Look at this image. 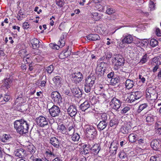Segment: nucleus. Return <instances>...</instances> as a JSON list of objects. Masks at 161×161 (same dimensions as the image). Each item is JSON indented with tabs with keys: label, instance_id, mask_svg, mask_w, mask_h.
<instances>
[{
	"label": "nucleus",
	"instance_id": "21",
	"mask_svg": "<svg viewBox=\"0 0 161 161\" xmlns=\"http://www.w3.org/2000/svg\"><path fill=\"white\" fill-rule=\"evenodd\" d=\"M86 37L88 40L92 41H96L100 39L99 36L98 34H90Z\"/></svg>",
	"mask_w": 161,
	"mask_h": 161
},
{
	"label": "nucleus",
	"instance_id": "64",
	"mask_svg": "<svg viewBox=\"0 0 161 161\" xmlns=\"http://www.w3.org/2000/svg\"><path fill=\"white\" fill-rule=\"evenodd\" d=\"M24 95L23 94V93L22 92H19L18 93V97L16 99V101L18 99H22V97H23Z\"/></svg>",
	"mask_w": 161,
	"mask_h": 161
},
{
	"label": "nucleus",
	"instance_id": "41",
	"mask_svg": "<svg viewBox=\"0 0 161 161\" xmlns=\"http://www.w3.org/2000/svg\"><path fill=\"white\" fill-rule=\"evenodd\" d=\"M82 147L83 150L81 152V153L82 154L86 155L89 154L90 153H91V149L83 145Z\"/></svg>",
	"mask_w": 161,
	"mask_h": 161
},
{
	"label": "nucleus",
	"instance_id": "9",
	"mask_svg": "<svg viewBox=\"0 0 161 161\" xmlns=\"http://www.w3.org/2000/svg\"><path fill=\"white\" fill-rule=\"evenodd\" d=\"M37 125L41 127H43L48 125L46 118L42 115H40L36 119Z\"/></svg>",
	"mask_w": 161,
	"mask_h": 161
},
{
	"label": "nucleus",
	"instance_id": "51",
	"mask_svg": "<svg viewBox=\"0 0 161 161\" xmlns=\"http://www.w3.org/2000/svg\"><path fill=\"white\" fill-rule=\"evenodd\" d=\"M11 138V137L9 135L5 134L3 135L2 140L3 142H6L8 140Z\"/></svg>",
	"mask_w": 161,
	"mask_h": 161
},
{
	"label": "nucleus",
	"instance_id": "57",
	"mask_svg": "<svg viewBox=\"0 0 161 161\" xmlns=\"http://www.w3.org/2000/svg\"><path fill=\"white\" fill-rule=\"evenodd\" d=\"M100 88L99 87H96L95 90V92L98 95L102 94L104 90V89H100Z\"/></svg>",
	"mask_w": 161,
	"mask_h": 161
},
{
	"label": "nucleus",
	"instance_id": "22",
	"mask_svg": "<svg viewBox=\"0 0 161 161\" xmlns=\"http://www.w3.org/2000/svg\"><path fill=\"white\" fill-rule=\"evenodd\" d=\"M27 152L30 153V154L32 155L31 158L34 157L33 155L35 153L36 151V148L33 145L31 144L27 146Z\"/></svg>",
	"mask_w": 161,
	"mask_h": 161
},
{
	"label": "nucleus",
	"instance_id": "49",
	"mask_svg": "<svg viewBox=\"0 0 161 161\" xmlns=\"http://www.w3.org/2000/svg\"><path fill=\"white\" fill-rule=\"evenodd\" d=\"M149 7L150 8V10H153L155 8V5L153 1L150 0L149 2Z\"/></svg>",
	"mask_w": 161,
	"mask_h": 161
},
{
	"label": "nucleus",
	"instance_id": "6",
	"mask_svg": "<svg viewBox=\"0 0 161 161\" xmlns=\"http://www.w3.org/2000/svg\"><path fill=\"white\" fill-rule=\"evenodd\" d=\"M91 101H94V102L92 103L91 102V105L96 104L97 101L95 97H93L91 99ZM91 103L90 102L88 101H86L83 103H81L79 106V108L80 110L82 111L85 112L87 109L89 108L91 106Z\"/></svg>",
	"mask_w": 161,
	"mask_h": 161
},
{
	"label": "nucleus",
	"instance_id": "37",
	"mask_svg": "<svg viewBox=\"0 0 161 161\" xmlns=\"http://www.w3.org/2000/svg\"><path fill=\"white\" fill-rule=\"evenodd\" d=\"M155 63L157 65L161 64V55L159 57H155L152 59V64Z\"/></svg>",
	"mask_w": 161,
	"mask_h": 161
},
{
	"label": "nucleus",
	"instance_id": "32",
	"mask_svg": "<svg viewBox=\"0 0 161 161\" xmlns=\"http://www.w3.org/2000/svg\"><path fill=\"white\" fill-rule=\"evenodd\" d=\"M146 122L147 123H153L155 120V117L153 115L150 114L145 115Z\"/></svg>",
	"mask_w": 161,
	"mask_h": 161
},
{
	"label": "nucleus",
	"instance_id": "8",
	"mask_svg": "<svg viewBox=\"0 0 161 161\" xmlns=\"http://www.w3.org/2000/svg\"><path fill=\"white\" fill-rule=\"evenodd\" d=\"M122 103V102L120 101L119 100L114 97L111 99L110 103V105L113 109L116 111H118Z\"/></svg>",
	"mask_w": 161,
	"mask_h": 161
},
{
	"label": "nucleus",
	"instance_id": "55",
	"mask_svg": "<svg viewBox=\"0 0 161 161\" xmlns=\"http://www.w3.org/2000/svg\"><path fill=\"white\" fill-rule=\"evenodd\" d=\"M112 54L111 52H108L105 53V60H109L112 57Z\"/></svg>",
	"mask_w": 161,
	"mask_h": 161
},
{
	"label": "nucleus",
	"instance_id": "45",
	"mask_svg": "<svg viewBox=\"0 0 161 161\" xmlns=\"http://www.w3.org/2000/svg\"><path fill=\"white\" fill-rule=\"evenodd\" d=\"M158 44V42L157 40L154 38L151 39L150 45L152 47H154L157 46Z\"/></svg>",
	"mask_w": 161,
	"mask_h": 161
},
{
	"label": "nucleus",
	"instance_id": "5",
	"mask_svg": "<svg viewBox=\"0 0 161 161\" xmlns=\"http://www.w3.org/2000/svg\"><path fill=\"white\" fill-rule=\"evenodd\" d=\"M142 96V93L141 91L132 92L129 94L126 101L128 103H132L141 98Z\"/></svg>",
	"mask_w": 161,
	"mask_h": 161
},
{
	"label": "nucleus",
	"instance_id": "35",
	"mask_svg": "<svg viewBox=\"0 0 161 161\" xmlns=\"http://www.w3.org/2000/svg\"><path fill=\"white\" fill-rule=\"evenodd\" d=\"M71 54V52L70 50H69V51L63 52L59 55V57L61 59L64 58L69 56Z\"/></svg>",
	"mask_w": 161,
	"mask_h": 161
},
{
	"label": "nucleus",
	"instance_id": "42",
	"mask_svg": "<svg viewBox=\"0 0 161 161\" xmlns=\"http://www.w3.org/2000/svg\"><path fill=\"white\" fill-rule=\"evenodd\" d=\"M80 138V136L77 133H74L72 135L71 137L72 140L75 142L79 141Z\"/></svg>",
	"mask_w": 161,
	"mask_h": 161
},
{
	"label": "nucleus",
	"instance_id": "15",
	"mask_svg": "<svg viewBox=\"0 0 161 161\" xmlns=\"http://www.w3.org/2000/svg\"><path fill=\"white\" fill-rule=\"evenodd\" d=\"M119 146V144L118 142H112L109 147L110 153L113 155H115L116 153Z\"/></svg>",
	"mask_w": 161,
	"mask_h": 161
},
{
	"label": "nucleus",
	"instance_id": "4",
	"mask_svg": "<svg viewBox=\"0 0 161 161\" xmlns=\"http://www.w3.org/2000/svg\"><path fill=\"white\" fill-rule=\"evenodd\" d=\"M96 80V77L93 75L92 76H88L85 80V91L86 92H90Z\"/></svg>",
	"mask_w": 161,
	"mask_h": 161
},
{
	"label": "nucleus",
	"instance_id": "19",
	"mask_svg": "<svg viewBox=\"0 0 161 161\" xmlns=\"http://www.w3.org/2000/svg\"><path fill=\"white\" fill-rule=\"evenodd\" d=\"M125 84V88L128 90L132 89L135 84L134 81L130 79L126 80Z\"/></svg>",
	"mask_w": 161,
	"mask_h": 161
},
{
	"label": "nucleus",
	"instance_id": "48",
	"mask_svg": "<svg viewBox=\"0 0 161 161\" xmlns=\"http://www.w3.org/2000/svg\"><path fill=\"white\" fill-rule=\"evenodd\" d=\"M118 123L117 119L115 118L112 119L110 121L109 125L110 127L117 125Z\"/></svg>",
	"mask_w": 161,
	"mask_h": 161
},
{
	"label": "nucleus",
	"instance_id": "56",
	"mask_svg": "<svg viewBox=\"0 0 161 161\" xmlns=\"http://www.w3.org/2000/svg\"><path fill=\"white\" fill-rule=\"evenodd\" d=\"M51 159H53L51 161H62V158L58 156L56 154L55 157H52Z\"/></svg>",
	"mask_w": 161,
	"mask_h": 161
},
{
	"label": "nucleus",
	"instance_id": "59",
	"mask_svg": "<svg viewBox=\"0 0 161 161\" xmlns=\"http://www.w3.org/2000/svg\"><path fill=\"white\" fill-rule=\"evenodd\" d=\"M155 33L158 36L161 37V30L158 28H156L155 31Z\"/></svg>",
	"mask_w": 161,
	"mask_h": 161
},
{
	"label": "nucleus",
	"instance_id": "29",
	"mask_svg": "<svg viewBox=\"0 0 161 161\" xmlns=\"http://www.w3.org/2000/svg\"><path fill=\"white\" fill-rule=\"evenodd\" d=\"M99 117L101 121H105L108 122L109 119V116L108 114L106 113H101L99 114Z\"/></svg>",
	"mask_w": 161,
	"mask_h": 161
},
{
	"label": "nucleus",
	"instance_id": "28",
	"mask_svg": "<svg viewBox=\"0 0 161 161\" xmlns=\"http://www.w3.org/2000/svg\"><path fill=\"white\" fill-rule=\"evenodd\" d=\"M54 149L52 147H48L47 148L46 150L45 153L47 156L51 158L56 156V154L54 153Z\"/></svg>",
	"mask_w": 161,
	"mask_h": 161
},
{
	"label": "nucleus",
	"instance_id": "24",
	"mask_svg": "<svg viewBox=\"0 0 161 161\" xmlns=\"http://www.w3.org/2000/svg\"><path fill=\"white\" fill-rule=\"evenodd\" d=\"M71 92L75 96L78 97H80L82 95L81 90L78 87H75L71 90Z\"/></svg>",
	"mask_w": 161,
	"mask_h": 161
},
{
	"label": "nucleus",
	"instance_id": "12",
	"mask_svg": "<svg viewBox=\"0 0 161 161\" xmlns=\"http://www.w3.org/2000/svg\"><path fill=\"white\" fill-rule=\"evenodd\" d=\"M150 145L153 149L158 151L161 149V140L158 139H154L150 143Z\"/></svg>",
	"mask_w": 161,
	"mask_h": 161
},
{
	"label": "nucleus",
	"instance_id": "40",
	"mask_svg": "<svg viewBox=\"0 0 161 161\" xmlns=\"http://www.w3.org/2000/svg\"><path fill=\"white\" fill-rule=\"evenodd\" d=\"M148 106V105L146 103H143L141 104L139 106L137 110V112L138 113H140L142 110L147 108Z\"/></svg>",
	"mask_w": 161,
	"mask_h": 161
},
{
	"label": "nucleus",
	"instance_id": "31",
	"mask_svg": "<svg viewBox=\"0 0 161 161\" xmlns=\"http://www.w3.org/2000/svg\"><path fill=\"white\" fill-rule=\"evenodd\" d=\"M138 136L135 133H131L129 136V140L130 142L133 143L138 140Z\"/></svg>",
	"mask_w": 161,
	"mask_h": 161
},
{
	"label": "nucleus",
	"instance_id": "3",
	"mask_svg": "<svg viewBox=\"0 0 161 161\" xmlns=\"http://www.w3.org/2000/svg\"><path fill=\"white\" fill-rule=\"evenodd\" d=\"M86 136L91 140L94 139L97 136V131L96 128L92 125H86L84 127Z\"/></svg>",
	"mask_w": 161,
	"mask_h": 161
},
{
	"label": "nucleus",
	"instance_id": "7",
	"mask_svg": "<svg viewBox=\"0 0 161 161\" xmlns=\"http://www.w3.org/2000/svg\"><path fill=\"white\" fill-rule=\"evenodd\" d=\"M71 76L72 81L76 84L80 83L83 78V75L80 72H73Z\"/></svg>",
	"mask_w": 161,
	"mask_h": 161
},
{
	"label": "nucleus",
	"instance_id": "47",
	"mask_svg": "<svg viewBox=\"0 0 161 161\" xmlns=\"http://www.w3.org/2000/svg\"><path fill=\"white\" fill-rule=\"evenodd\" d=\"M102 69L103 68L100 66H97L96 68L95 73L98 75L99 76V75H100V76H102L101 74L102 73Z\"/></svg>",
	"mask_w": 161,
	"mask_h": 161
},
{
	"label": "nucleus",
	"instance_id": "20",
	"mask_svg": "<svg viewBox=\"0 0 161 161\" xmlns=\"http://www.w3.org/2000/svg\"><path fill=\"white\" fill-rule=\"evenodd\" d=\"M30 43L31 44L32 47L34 49H37L40 46V41L37 38H34L30 40Z\"/></svg>",
	"mask_w": 161,
	"mask_h": 161
},
{
	"label": "nucleus",
	"instance_id": "43",
	"mask_svg": "<svg viewBox=\"0 0 161 161\" xmlns=\"http://www.w3.org/2000/svg\"><path fill=\"white\" fill-rule=\"evenodd\" d=\"M93 142L91 140H90L88 141L86 143H85V144L83 145V146L91 150L92 146L93 145Z\"/></svg>",
	"mask_w": 161,
	"mask_h": 161
},
{
	"label": "nucleus",
	"instance_id": "38",
	"mask_svg": "<svg viewBox=\"0 0 161 161\" xmlns=\"http://www.w3.org/2000/svg\"><path fill=\"white\" fill-rule=\"evenodd\" d=\"M147 92L149 93V95L150 94H158L156 91L154 87H149L147 89Z\"/></svg>",
	"mask_w": 161,
	"mask_h": 161
},
{
	"label": "nucleus",
	"instance_id": "27",
	"mask_svg": "<svg viewBox=\"0 0 161 161\" xmlns=\"http://www.w3.org/2000/svg\"><path fill=\"white\" fill-rule=\"evenodd\" d=\"M57 130L58 132L61 133L63 134H67L68 133L67 130L63 124L58 125Z\"/></svg>",
	"mask_w": 161,
	"mask_h": 161
},
{
	"label": "nucleus",
	"instance_id": "54",
	"mask_svg": "<svg viewBox=\"0 0 161 161\" xmlns=\"http://www.w3.org/2000/svg\"><path fill=\"white\" fill-rule=\"evenodd\" d=\"M130 109V108L127 106H126L121 110V113L122 114H126Z\"/></svg>",
	"mask_w": 161,
	"mask_h": 161
},
{
	"label": "nucleus",
	"instance_id": "16",
	"mask_svg": "<svg viewBox=\"0 0 161 161\" xmlns=\"http://www.w3.org/2000/svg\"><path fill=\"white\" fill-rule=\"evenodd\" d=\"M101 150L100 144L95 143L93 144L91 150V153L94 155H97L98 154L100 151Z\"/></svg>",
	"mask_w": 161,
	"mask_h": 161
},
{
	"label": "nucleus",
	"instance_id": "58",
	"mask_svg": "<svg viewBox=\"0 0 161 161\" xmlns=\"http://www.w3.org/2000/svg\"><path fill=\"white\" fill-rule=\"evenodd\" d=\"M50 46L52 48L56 50H58L60 48V46L55 44L51 43L50 44Z\"/></svg>",
	"mask_w": 161,
	"mask_h": 161
},
{
	"label": "nucleus",
	"instance_id": "23",
	"mask_svg": "<svg viewBox=\"0 0 161 161\" xmlns=\"http://www.w3.org/2000/svg\"><path fill=\"white\" fill-rule=\"evenodd\" d=\"M108 122L100 121L97 125V128L99 131L104 130L107 126Z\"/></svg>",
	"mask_w": 161,
	"mask_h": 161
},
{
	"label": "nucleus",
	"instance_id": "36",
	"mask_svg": "<svg viewBox=\"0 0 161 161\" xmlns=\"http://www.w3.org/2000/svg\"><path fill=\"white\" fill-rule=\"evenodd\" d=\"M148 58V57H147V54L146 53H145L142 56L138 64H142L145 63L147 62Z\"/></svg>",
	"mask_w": 161,
	"mask_h": 161
},
{
	"label": "nucleus",
	"instance_id": "60",
	"mask_svg": "<svg viewBox=\"0 0 161 161\" xmlns=\"http://www.w3.org/2000/svg\"><path fill=\"white\" fill-rule=\"evenodd\" d=\"M4 158L5 161H11L12 157L10 155L7 154L4 156Z\"/></svg>",
	"mask_w": 161,
	"mask_h": 161
},
{
	"label": "nucleus",
	"instance_id": "61",
	"mask_svg": "<svg viewBox=\"0 0 161 161\" xmlns=\"http://www.w3.org/2000/svg\"><path fill=\"white\" fill-rule=\"evenodd\" d=\"M30 24L27 22H25L23 24V27L24 29H28L30 27Z\"/></svg>",
	"mask_w": 161,
	"mask_h": 161
},
{
	"label": "nucleus",
	"instance_id": "39",
	"mask_svg": "<svg viewBox=\"0 0 161 161\" xmlns=\"http://www.w3.org/2000/svg\"><path fill=\"white\" fill-rule=\"evenodd\" d=\"M150 161H161V155H156L151 156L150 158Z\"/></svg>",
	"mask_w": 161,
	"mask_h": 161
},
{
	"label": "nucleus",
	"instance_id": "13",
	"mask_svg": "<svg viewBox=\"0 0 161 161\" xmlns=\"http://www.w3.org/2000/svg\"><path fill=\"white\" fill-rule=\"evenodd\" d=\"M49 143L54 147L58 148L61 145V141L58 138V137H52L50 138Z\"/></svg>",
	"mask_w": 161,
	"mask_h": 161
},
{
	"label": "nucleus",
	"instance_id": "1",
	"mask_svg": "<svg viewBox=\"0 0 161 161\" xmlns=\"http://www.w3.org/2000/svg\"><path fill=\"white\" fill-rule=\"evenodd\" d=\"M14 125L16 132L22 135L27 133L30 128H32L31 125L30 121L26 120L24 119L15 120Z\"/></svg>",
	"mask_w": 161,
	"mask_h": 161
},
{
	"label": "nucleus",
	"instance_id": "2",
	"mask_svg": "<svg viewBox=\"0 0 161 161\" xmlns=\"http://www.w3.org/2000/svg\"><path fill=\"white\" fill-rule=\"evenodd\" d=\"M125 60L121 54H118L114 55L112 57V63L113 65V69L118 70L121 66L125 64Z\"/></svg>",
	"mask_w": 161,
	"mask_h": 161
},
{
	"label": "nucleus",
	"instance_id": "53",
	"mask_svg": "<svg viewBox=\"0 0 161 161\" xmlns=\"http://www.w3.org/2000/svg\"><path fill=\"white\" fill-rule=\"evenodd\" d=\"M106 12L108 14H112L115 12V10L112 8H108L107 9Z\"/></svg>",
	"mask_w": 161,
	"mask_h": 161
},
{
	"label": "nucleus",
	"instance_id": "26",
	"mask_svg": "<svg viewBox=\"0 0 161 161\" xmlns=\"http://www.w3.org/2000/svg\"><path fill=\"white\" fill-rule=\"evenodd\" d=\"M133 38L132 36L130 35L125 36L122 40V43L130 44L133 41Z\"/></svg>",
	"mask_w": 161,
	"mask_h": 161
},
{
	"label": "nucleus",
	"instance_id": "52",
	"mask_svg": "<svg viewBox=\"0 0 161 161\" xmlns=\"http://www.w3.org/2000/svg\"><path fill=\"white\" fill-rule=\"evenodd\" d=\"M64 0H56V3L58 6L62 7L64 5Z\"/></svg>",
	"mask_w": 161,
	"mask_h": 161
},
{
	"label": "nucleus",
	"instance_id": "14",
	"mask_svg": "<svg viewBox=\"0 0 161 161\" xmlns=\"http://www.w3.org/2000/svg\"><path fill=\"white\" fill-rule=\"evenodd\" d=\"M67 113L70 117H75L77 113L76 107L74 104H70L67 109Z\"/></svg>",
	"mask_w": 161,
	"mask_h": 161
},
{
	"label": "nucleus",
	"instance_id": "34",
	"mask_svg": "<svg viewBox=\"0 0 161 161\" xmlns=\"http://www.w3.org/2000/svg\"><path fill=\"white\" fill-rule=\"evenodd\" d=\"M12 82V78L9 77L8 78H6L5 80L4 83L3 84V86L6 87L7 89L10 88V84Z\"/></svg>",
	"mask_w": 161,
	"mask_h": 161
},
{
	"label": "nucleus",
	"instance_id": "62",
	"mask_svg": "<svg viewBox=\"0 0 161 161\" xmlns=\"http://www.w3.org/2000/svg\"><path fill=\"white\" fill-rule=\"evenodd\" d=\"M116 75H115L114 72H111L108 74L107 77L108 78L111 79Z\"/></svg>",
	"mask_w": 161,
	"mask_h": 161
},
{
	"label": "nucleus",
	"instance_id": "10",
	"mask_svg": "<svg viewBox=\"0 0 161 161\" xmlns=\"http://www.w3.org/2000/svg\"><path fill=\"white\" fill-rule=\"evenodd\" d=\"M50 114L53 117L58 116L60 113L59 108L57 106L54 105L49 110Z\"/></svg>",
	"mask_w": 161,
	"mask_h": 161
},
{
	"label": "nucleus",
	"instance_id": "18",
	"mask_svg": "<svg viewBox=\"0 0 161 161\" xmlns=\"http://www.w3.org/2000/svg\"><path fill=\"white\" fill-rule=\"evenodd\" d=\"M131 127L129 124H125L120 128V131L124 135H127L130 131Z\"/></svg>",
	"mask_w": 161,
	"mask_h": 161
},
{
	"label": "nucleus",
	"instance_id": "44",
	"mask_svg": "<svg viewBox=\"0 0 161 161\" xmlns=\"http://www.w3.org/2000/svg\"><path fill=\"white\" fill-rule=\"evenodd\" d=\"M158 97V94H150L148 96V98L150 100L152 101L153 102H154L155 100L157 99Z\"/></svg>",
	"mask_w": 161,
	"mask_h": 161
},
{
	"label": "nucleus",
	"instance_id": "11",
	"mask_svg": "<svg viewBox=\"0 0 161 161\" xmlns=\"http://www.w3.org/2000/svg\"><path fill=\"white\" fill-rule=\"evenodd\" d=\"M51 97L53 101L54 102L58 104L62 103V97L58 92L57 91L52 92Z\"/></svg>",
	"mask_w": 161,
	"mask_h": 161
},
{
	"label": "nucleus",
	"instance_id": "30",
	"mask_svg": "<svg viewBox=\"0 0 161 161\" xmlns=\"http://www.w3.org/2000/svg\"><path fill=\"white\" fill-rule=\"evenodd\" d=\"M62 80L61 77L59 76H56L53 79V80L54 84L59 87L61 86L60 84Z\"/></svg>",
	"mask_w": 161,
	"mask_h": 161
},
{
	"label": "nucleus",
	"instance_id": "25",
	"mask_svg": "<svg viewBox=\"0 0 161 161\" xmlns=\"http://www.w3.org/2000/svg\"><path fill=\"white\" fill-rule=\"evenodd\" d=\"M120 82V80L119 77L116 75L115 77L111 79L110 83L111 85L114 86L118 85Z\"/></svg>",
	"mask_w": 161,
	"mask_h": 161
},
{
	"label": "nucleus",
	"instance_id": "17",
	"mask_svg": "<svg viewBox=\"0 0 161 161\" xmlns=\"http://www.w3.org/2000/svg\"><path fill=\"white\" fill-rule=\"evenodd\" d=\"M14 153L16 156L21 158L26 156V151L23 148H20L16 149Z\"/></svg>",
	"mask_w": 161,
	"mask_h": 161
},
{
	"label": "nucleus",
	"instance_id": "63",
	"mask_svg": "<svg viewBox=\"0 0 161 161\" xmlns=\"http://www.w3.org/2000/svg\"><path fill=\"white\" fill-rule=\"evenodd\" d=\"M139 43L140 44V45L141 47H143V46L146 45H147L148 42L146 41L142 40Z\"/></svg>",
	"mask_w": 161,
	"mask_h": 161
},
{
	"label": "nucleus",
	"instance_id": "46",
	"mask_svg": "<svg viewBox=\"0 0 161 161\" xmlns=\"http://www.w3.org/2000/svg\"><path fill=\"white\" fill-rule=\"evenodd\" d=\"M117 16L116 14H111L110 16H107L106 18L107 21H113L116 19Z\"/></svg>",
	"mask_w": 161,
	"mask_h": 161
},
{
	"label": "nucleus",
	"instance_id": "33",
	"mask_svg": "<svg viewBox=\"0 0 161 161\" xmlns=\"http://www.w3.org/2000/svg\"><path fill=\"white\" fill-rule=\"evenodd\" d=\"M118 156L120 159H123V160L124 161L127 160L128 158V155L123 150L120 152L118 154Z\"/></svg>",
	"mask_w": 161,
	"mask_h": 161
},
{
	"label": "nucleus",
	"instance_id": "50",
	"mask_svg": "<svg viewBox=\"0 0 161 161\" xmlns=\"http://www.w3.org/2000/svg\"><path fill=\"white\" fill-rule=\"evenodd\" d=\"M54 70V67L52 65H51L48 66L47 67V69H46L47 73L49 74H51Z\"/></svg>",
	"mask_w": 161,
	"mask_h": 161
}]
</instances>
